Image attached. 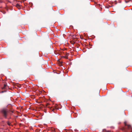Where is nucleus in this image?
Listing matches in <instances>:
<instances>
[{"mask_svg":"<svg viewBox=\"0 0 132 132\" xmlns=\"http://www.w3.org/2000/svg\"><path fill=\"white\" fill-rule=\"evenodd\" d=\"M1 112L4 117L6 118L7 116V109L6 108H4L2 109L1 110Z\"/></svg>","mask_w":132,"mask_h":132,"instance_id":"f257e3e1","label":"nucleus"},{"mask_svg":"<svg viewBox=\"0 0 132 132\" xmlns=\"http://www.w3.org/2000/svg\"><path fill=\"white\" fill-rule=\"evenodd\" d=\"M126 121H125V122H124V123H125V126H128V127H130V125H127V124H126Z\"/></svg>","mask_w":132,"mask_h":132,"instance_id":"f03ea898","label":"nucleus"},{"mask_svg":"<svg viewBox=\"0 0 132 132\" xmlns=\"http://www.w3.org/2000/svg\"><path fill=\"white\" fill-rule=\"evenodd\" d=\"M105 131V132H110V131L108 130L107 131L106 129H104L103 130V131Z\"/></svg>","mask_w":132,"mask_h":132,"instance_id":"7ed1b4c3","label":"nucleus"},{"mask_svg":"<svg viewBox=\"0 0 132 132\" xmlns=\"http://www.w3.org/2000/svg\"><path fill=\"white\" fill-rule=\"evenodd\" d=\"M6 86V85L5 84H4V87H3L2 88V89H5V87Z\"/></svg>","mask_w":132,"mask_h":132,"instance_id":"20e7f679","label":"nucleus"},{"mask_svg":"<svg viewBox=\"0 0 132 132\" xmlns=\"http://www.w3.org/2000/svg\"><path fill=\"white\" fill-rule=\"evenodd\" d=\"M19 6V4H16V6Z\"/></svg>","mask_w":132,"mask_h":132,"instance_id":"39448f33","label":"nucleus"},{"mask_svg":"<svg viewBox=\"0 0 132 132\" xmlns=\"http://www.w3.org/2000/svg\"><path fill=\"white\" fill-rule=\"evenodd\" d=\"M5 91H2L0 93H4Z\"/></svg>","mask_w":132,"mask_h":132,"instance_id":"423d86ee","label":"nucleus"},{"mask_svg":"<svg viewBox=\"0 0 132 132\" xmlns=\"http://www.w3.org/2000/svg\"><path fill=\"white\" fill-rule=\"evenodd\" d=\"M125 2H126V3H128V2H127V1H125Z\"/></svg>","mask_w":132,"mask_h":132,"instance_id":"0eeeda50","label":"nucleus"},{"mask_svg":"<svg viewBox=\"0 0 132 132\" xmlns=\"http://www.w3.org/2000/svg\"><path fill=\"white\" fill-rule=\"evenodd\" d=\"M66 58H67V59L68 58V57H66Z\"/></svg>","mask_w":132,"mask_h":132,"instance_id":"6e6552de","label":"nucleus"}]
</instances>
